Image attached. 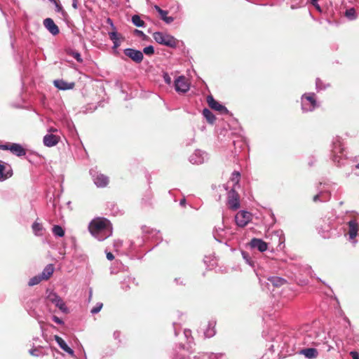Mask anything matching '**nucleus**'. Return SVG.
<instances>
[{
  "mask_svg": "<svg viewBox=\"0 0 359 359\" xmlns=\"http://www.w3.org/2000/svg\"><path fill=\"white\" fill-rule=\"evenodd\" d=\"M90 233L99 241H103L112 233V228L109 220L104 218L93 219L88 226Z\"/></svg>",
  "mask_w": 359,
  "mask_h": 359,
  "instance_id": "obj_1",
  "label": "nucleus"
},
{
  "mask_svg": "<svg viewBox=\"0 0 359 359\" xmlns=\"http://www.w3.org/2000/svg\"><path fill=\"white\" fill-rule=\"evenodd\" d=\"M154 40L159 44H162L168 47H175L177 46V40L171 35L161 32H154L153 34Z\"/></svg>",
  "mask_w": 359,
  "mask_h": 359,
  "instance_id": "obj_2",
  "label": "nucleus"
},
{
  "mask_svg": "<svg viewBox=\"0 0 359 359\" xmlns=\"http://www.w3.org/2000/svg\"><path fill=\"white\" fill-rule=\"evenodd\" d=\"M314 94H305L302 97V108L304 111L313 110L317 107L316 101L314 98Z\"/></svg>",
  "mask_w": 359,
  "mask_h": 359,
  "instance_id": "obj_3",
  "label": "nucleus"
},
{
  "mask_svg": "<svg viewBox=\"0 0 359 359\" xmlns=\"http://www.w3.org/2000/svg\"><path fill=\"white\" fill-rule=\"evenodd\" d=\"M190 88L188 80L184 76H180L175 80V89L177 93H187Z\"/></svg>",
  "mask_w": 359,
  "mask_h": 359,
  "instance_id": "obj_4",
  "label": "nucleus"
},
{
  "mask_svg": "<svg viewBox=\"0 0 359 359\" xmlns=\"http://www.w3.org/2000/svg\"><path fill=\"white\" fill-rule=\"evenodd\" d=\"M251 219L252 214L244 210L239 211L235 217L236 224L241 227L245 226Z\"/></svg>",
  "mask_w": 359,
  "mask_h": 359,
  "instance_id": "obj_5",
  "label": "nucleus"
},
{
  "mask_svg": "<svg viewBox=\"0 0 359 359\" xmlns=\"http://www.w3.org/2000/svg\"><path fill=\"white\" fill-rule=\"evenodd\" d=\"M13 175V170L11 166L0 161V182H3Z\"/></svg>",
  "mask_w": 359,
  "mask_h": 359,
  "instance_id": "obj_6",
  "label": "nucleus"
},
{
  "mask_svg": "<svg viewBox=\"0 0 359 359\" xmlns=\"http://www.w3.org/2000/svg\"><path fill=\"white\" fill-rule=\"evenodd\" d=\"M228 205L232 210H237L240 207L239 196L234 187L228 194Z\"/></svg>",
  "mask_w": 359,
  "mask_h": 359,
  "instance_id": "obj_7",
  "label": "nucleus"
},
{
  "mask_svg": "<svg viewBox=\"0 0 359 359\" xmlns=\"http://www.w3.org/2000/svg\"><path fill=\"white\" fill-rule=\"evenodd\" d=\"M47 300L54 304L57 307H58L61 311H65L67 308L62 299L57 295L55 293L50 292L47 295Z\"/></svg>",
  "mask_w": 359,
  "mask_h": 359,
  "instance_id": "obj_8",
  "label": "nucleus"
},
{
  "mask_svg": "<svg viewBox=\"0 0 359 359\" xmlns=\"http://www.w3.org/2000/svg\"><path fill=\"white\" fill-rule=\"evenodd\" d=\"M124 53L126 56L137 63L141 62L143 60V53L140 50L133 48H126L124 50Z\"/></svg>",
  "mask_w": 359,
  "mask_h": 359,
  "instance_id": "obj_9",
  "label": "nucleus"
},
{
  "mask_svg": "<svg viewBox=\"0 0 359 359\" xmlns=\"http://www.w3.org/2000/svg\"><path fill=\"white\" fill-rule=\"evenodd\" d=\"M53 272V271H43L41 275L36 276H34L33 278H32L29 280L28 285L29 286H34L35 285L39 284L43 280H46L49 279L52 276Z\"/></svg>",
  "mask_w": 359,
  "mask_h": 359,
  "instance_id": "obj_10",
  "label": "nucleus"
},
{
  "mask_svg": "<svg viewBox=\"0 0 359 359\" xmlns=\"http://www.w3.org/2000/svg\"><path fill=\"white\" fill-rule=\"evenodd\" d=\"M207 102L209 105V107L215 110L218 111L221 113H227L228 110L227 109L223 106L222 104H219L217 101H216L212 96L209 95L207 97Z\"/></svg>",
  "mask_w": 359,
  "mask_h": 359,
  "instance_id": "obj_11",
  "label": "nucleus"
},
{
  "mask_svg": "<svg viewBox=\"0 0 359 359\" xmlns=\"http://www.w3.org/2000/svg\"><path fill=\"white\" fill-rule=\"evenodd\" d=\"M60 136L53 134H47L43 137V144L48 147L55 146L60 141Z\"/></svg>",
  "mask_w": 359,
  "mask_h": 359,
  "instance_id": "obj_12",
  "label": "nucleus"
},
{
  "mask_svg": "<svg viewBox=\"0 0 359 359\" xmlns=\"http://www.w3.org/2000/svg\"><path fill=\"white\" fill-rule=\"evenodd\" d=\"M206 154L201 150H196L190 156L189 161L193 164H201L204 162Z\"/></svg>",
  "mask_w": 359,
  "mask_h": 359,
  "instance_id": "obj_13",
  "label": "nucleus"
},
{
  "mask_svg": "<svg viewBox=\"0 0 359 359\" xmlns=\"http://www.w3.org/2000/svg\"><path fill=\"white\" fill-rule=\"evenodd\" d=\"M43 25L53 35H57L60 32L58 27L51 18H46L43 20Z\"/></svg>",
  "mask_w": 359,
  "mask_h": 359,
  "instance_id": "obj_14",
  "label": "nucleus"
},
{
  "mask_svg": "<svg viewBox=\"0 0 359 359\" xmlns=\"http://www.w3.org/2000/svg\"><path fill=\"white\" fill-rule=\"evenodd\" d=\"M250 244L252 248H257L260 252H264L267 250V243L262 239L253 238Z\"/></svg>",
  "mask_w": 359,
  "mask_h": 359,
  "instance_id": "obj_15",
  "label": "nucleus"
},
{
  "mask_svg": "<svg viewBox=\"0 0 359 359\" xmlns=\"http://www.w3.org/2000/svg\"><path fill=\"white\" fill-rule=\"evenodd\" d=\"M358 231V224L355 220L348 222V235L351 240L354 239Z\"/></svg>",
  "mask_w": 359,
  "mask_h": 359,
  "instance_id": "obj_16",
  "label": "nucleus"
},
{
  "mask_svg": "<svg viewBox=\"0 0 359 359\" xmlns=\"http://www.w3.org/2000/svg\"><path fill=\"white\" fill-rule=\"evenodd\" d=\"M93 177L94 182L98 187H106L109 183V178L103 174H98Z\"/></svg>",
  "mask_w": 359,
  "mask_h": 359,
  "instance_id": "obj_17",
  "label": "nucleus"
},
{
  "mask_svg": "<svg viewBox=\"0 0 359 359\" xmlns=\"http://www.w3.org/2000/svg\"><path fill=\"white\" fill-rule=\"evenodd\" d=\"M9 151L18 156H22L26 154L25 149L20 144L17 143L11 144Z\"/></svg>",
  "mask_w": 359,
  "mask_h": 359,
  "instance_id": "obj_18",
  "label": "nucleus"
},
{
  "mask_svg": "<svg viewBox=\"0 0 359 359\" xmlns=\"http://www.w3.org/2000/svg\"><path fill=\"white\" fill-rule=\"evenodd\" d=\"M55 339L61 349L71 355H74V351L67 346L65 341L60 337L55 335Z\"/></svg>",
  "mask_w": 359,
  "mask_h": 359,
  "instance_id": "obj_19",
  "label": "nucleus"
},
{
  "mask_svg": "<svg viewBox=\"0 0 359 359\" xmlns=\"http://www.w3.org/2000/svg\"><path fill=\"white\" fill-rule=\"evenodd\" d=\"M227 234L228 232H226L224 229H219L216 230L214 234V237L217 241L222 243L229 239V236Z\"/></svg>",
  "mask_w": 359,
  "mask_h": 359,
  "instance_id": "obj_20",
  "label": "nucleus"
},
{
  "mask_svg": "<svg viewBox=\"0 0 359 359\" xmlns=\"http://www.w3.org/2000/svg\"><path fill=\"white\" fill-rule=\"evenodd\" d=\"M155 10L159 13L161 19L166 22L167 24H170L173 22L174 18L172 17H168V11L161 9L158 6H154Z\"/></svg>",
  "mask_w": 359,
  "mask_h": 359,
  "instance_id": "obj_21",
  "label": "nucleus"
},
{
  "mask_svg": "<svg viewBox=\"0 0 359 359\" xmlns=\"http://www.w3.org/2000/svg\"><path fill=\"white\" fill-rule=\"evenodd\" d=\"M54 85L56 88L60 90H69L72 89L74 86V83H67L63 80H55L54 81Z\"/></svg>",
  "mask_w": 359,
  "mask_h": 359,
  "instance_id": "obj_22",
  "label": "nucleus"
},
{
  "mask_svg": "<svg viewBox=\"0 0 359 359\" xmlns=\"http://www.w3.org/2000/svg\"><path fill=\"white\" fill-rule=\"evenodd\" d=\"M300 353L310 359L316 358L318 355V352L317 349L314 348H308L302 349L300 351Z\"/></svg>",
  "mask_w": 359,
  "mask_h": 359,
  "instance_id": "obj_23",
  "label": "nucleus"
},
{
  "mask_svg": "<svg viewBox=\"0 0 359 359\" xmlns=\"http://www.w3.org/2000/svg\"><path fill=\"white\" fill-rule=\"evenodd\" d=\"M272 240L274 241H277V248L279 247L280 249H282V245L285 242V237L281 231H276L272 236Z\"/></svg>",
  "mask_w": 359,
  "mask_h": 359,
  "instance_id": "obj_24",
  "label": "nucleus"
},
{
  "mask_svg": "<svg viewBox=\"0 0 359 359\" xmlns=\"http://www.w3.org/2000/svg\"><path fill=\"white\" fill-rule=\"evenodd\" d=\"M203 114L210 123H213L215 120L214 114L208 109H203Z\"/></svg>",
  "mask_w": 359,
  "mask_h": 359,
  "instance_id": "obj_25",
  "label": "nucleus"
},
{
  "mask_svg": "<svg viewBox=\"0 0 359 359\" xmlns=\"http://www.w3.org/2000/svg\"><path fill=\"white\" fill-rule=\"evenodd\" d=\"M133 23L139 27H142L144 26V21L140 18L139 15H135L132 17Z\"/></svg>",
  "mask_w": 359,
  "mask_h": 359,
  "instance_id": "obj_26",
  "label": "nucleus"
},
{
  "mask_svg": "<svg viewBox=\"0 0 359 359\" xmlns=\"http://www.w3.org/2000/svg\"><path fill=\"white\" fill-rule=\"evenodd\" d=\"M53 233L59 237H62L65 235V231L63 229L58 225H55L53 228Z\"/></svg>",
  "mask_w": 359,
  "mask_h": 359,
  "instance_id": "obj_27",
  "label": "nucleus"
},
{
  "mask_svg": "<svg viewBox=\"0 0 359 359\" xmlns=\"http://www.w3.org/2000/svg\"><path fill=\"white\" fill-rule=\"evenodd\" d=\"M270 281L275 286H280L283 285L284 283H286L285 280L281 278H272L271 279H269Z\"/></svg>",
  "mask_w": 359,
  "mask_h": 359,
  "instance_id": "obj_28",
  "label": "nucleus"
},
{
  "mask_svg": "<svg viewBox=\"0 0 359 359\" xmlns=\"http://www.w3.org/2000/svg\"><path fill=\"white\" fill-rule=\"evenodd\" d=\"M240 173L238 172H233L232 173L231 181L233 182V184H238L239 180H240Z\"/></svg>",
  "mask_w": 359,
  "mask_h": 359,
  "instance_id": "obj_29",
  "label": "nucleus"
},
{
  "mask_svg": "<svg viewBox=\"0 0 359 359\" xmlns=\"http://www.w3.org/2000/svg\"><path fill=\"white\" fill-rule=\"evenodd\" d=\"M32 229L36 235H39V232L42 230V225L39 223L34 222L32 225Z\"/></svg>",
  "mask_w": 359,
  "mask_h": 359,
  "instance_id": "obj_30",
  "label": "nucleus"
},
{
  "mask_svg": "<svg viewBox=\"0 0 359 359\" xmlns=\"http://www.w3.org/2000/svg\"><path fill=\"white\" fill-rule=\"evenodd\" d=\"M346 16L351 20H353L355 18V11L353 8L348 9L346 11Z\"/></svg>",
  "mask_w": 359,
  "mask_h": 359,
  "instance_id": "obj_31",
  "label": "nucleus"
},
{
  "mask_svg": "<svg viewBox=\"0 0 359 359\" xmlns=\"http://www.w3.org/2000/svg\"><path fill=\"white\" fill-rule=\"evenodd\" d=\"M143 53L147 55H151L154 53V48L152 46H149L143 49Z\"/></svg>",
  "mask_w": 359,
  "mask_h": 359,
  "instance_id": "obj_32",
  "label": "nucleus"
},
{
  "mask_svg": "<svg viewBox=\"0 0 359 359\" xmlns=\"http://www.w3.org/2000/svg\"><path fill=\"white\" fill-rule=\"evenodd\" d=\"M109 38L110 39L114 41H116L117 39H119V36H118V34L117 33V32L116 31V29H114L113 32H111L109 33Z\"/></svg>",
  "mask_w": 359,
  "mask_h": 359,
  "instance_id": "obj_33",
  "label": "nucleus"
},
{
  "mask_svg": "<svg viewBox=\"0 0 359 359\" xmlns=\"http://www.w3.org/2000/svg\"><path fill=\"white\" fill-rule=\"evenodd\" d=\"M102 306H103V304L102 303H100V304H97L96 306L93 307L91 309V313H93V314L97 313L98 312H100V311L101 310Z\"/></svg>",
  "mask_w": 359,
  "mask_h": 359,
  "instance_id": "obj_34",
  "label": "nucleus"
},
{
  "mask_svg": "<svg viewBox=\"0 0 359 359\" xmlns=\"http://www.w3.org/2000/svg\"><path fill=\"white\" fill-rule=\"evenodd\" d=\"M163 80L164 81L168 84V85H170L171 83H172V79H171V77L170 76V75L168 74V73H164L163 75Z\"/></svg>",
  "mask_w": 359,
  "mask_h": 359,
  "instance_id": "obj_35",
  "label": "nucleus"
},
{
  "mask_svg": "<svg viewBox=\"0 0 359 359\" xmlns=\"http://www.w3.org/2000/svg\"><path fill=\"white\" fill-rule=\"evenodd\" d=\"M55 4V11L57 13H64V11L62 9V7L61 5H60L55 0V2H53Z\"/></svg>",
  "mask_w": 359,
  "mask_h": 359,
  "instance_id": "obj_36",
  "label": "nucleus"
},
{
  "mask_svg": "<svg viewBox=\"0 0 359 359\" xmlns=\"http://www.w3.org/2000/svg\"><path fill=\"white\" fill-rule=\"evenodd\" d=\"M73 57L74 58H75L78 62H82V59H81V55L76 52V53H73Z\"/></svg>",
  "mask_w": 359,
  "mask_h": 359,
  "instance_id": "obj_37",
  "label": "nucleus"
},
{
  "mask_svg": "<svg viewBox=\"0 0 359 359\" xmlns=\"http://www.w3.org/2000/svg\"><path fill=\"white\" fill-rule=\"evenodd\" d=\"M350 355L353 359H359V353L356 351H351Z\"/></svg>",
  "mask_w": 359,
  "mask_h": 359,
  "instance_id": "obj_38",
  "label": "nucleus"
},
{
  "mask_svg": "<svg viewBox=\"0 0 359 359\" xmlns=\"http://www.w3.org/2000/svg\"><path fill=\"white\" fill-rule=\"evenodd\" d=\"M318 0H311V4L313 5V6L318 11H320V7L319 4H318Z\"/></svg>",
  "mask_w": 359,
  "mask_h": 359,
  "instance_id": "obj_39",
  "label": "nucleus"
},
{
  "mask_svg": "<svg viewBox=\"0 0 359 359\" xmlns=\"http://www.w3.org/2000/svg\"><path fill=\"white\" fill-rule=\"evenodd\" d=\"M11 144H0V149L10 150Z\"/></svg>",
  "mask_w": 359,
  "mask_h": 359,
  "instance_id": "obj_40",
  "label": "nucleus"
},
{
  "mask_svg": "<svg viewBox=\"0 0 359 359\" xmlns=\"http://www.w3.org/2000/svg\"><path fill=\"white\" fill-rule=\"evenodd\" d=\"M113 43H114V46H113L114 48H117L118 47L120 46V44H121L120 41H119V39L114 41Z\"/></svg>",
  "mask_w": 359,
  "mask_h": 359,
  "instance_id": "obj_41",
  "label": "nucleus"
},
{
  "mask_svg": "<svg viewBox=\"0 0 359 359\" xmlns=\"http://www.w3.org/2000/svg\"><path fill=\"white\" fill-rule=\"evenodd\" d=\"M53 320H54V321H55L56 323H57V324H61V323H62V320H61V319H60V318H59L58 317H57V316H54V317H53Z\"/></svg>",
  "mask_w": 359,
  "mask_h": 359,
  "instance_id": "obj_42",
  "label": "nucleus"
},
{
  "mask_svg": "<svg viewBox=\"0 0 359 359\" xmlns=\"http://www.w3.org/2000/svg\"><path fill=\"white\" fill-rule=\"evenodd\" d=\"M107 258L109 259V260H112L114 257L113 255V254L111 252H107Z\"/></svg>",
  "mask_w": 359,
  "mask_h": 359,
  "instance_id": "obj_43",
  "label": "nucleus"
},
{
  "mask_svg": "<svg viewBox=\"0 0 359 359\" xmlns=\"http://www.w3.org/2000/svg\"><path fill=\"white\" fill-rule=\"evenodd\" d=\"M72 6L74 9L78 8V1L77 0H73L72 1Z\"/></svg>",
  "mask_w": 359,
  "mask_h": 359,
  "instance_id": "obj_44",
  "label": "nucleus"
},
{
  "mask_svg": "<svg viewBox=\"0 0 359 359\" xmlns=\"http://www.w3.org/2000/svg\"><path fill=\"white\" fill-rule=\"evenodd\" d=\"M107 22L113 27L114 29H116L112 22V20L110 18L107 19Z\"/></svg>",
  "mask_w": 359,
  "mask_h": 359,
  "instance_id": "obj_45",
  "label": "nucleus"
},
{
  "mask_svg": "<svg viewBox=\"0 0 359 359\" xmlns=\"http://www.w3.org/2000/svg\"><path fill=\"white\" fill-rule=\"evenodd\" d=\"M316 87L317 88H320V80L319 79L316 80Z\"/></svg>",
  "mask_w": 359,
  "mask_h": 359,
  "instance_id": "obj_46",
  "label": "nucleus"
},
{
  "mask_svg": "<svg viewBox=\"0 0 359 359\" xmlns=\"http://www.w3.org/2000/svg\"><path fill=\"white\" fill-rule=\"evenodd\" d=\"M135 32H136L138 35H140V36H144V34L143 32H142V31H140V30H137V29H136V30H135Z\"/></svg>",
  "mask_w": 359,
  "mask_h": 359,
  "instance_id": "obj_47",
  "label": "nucleus"
},
{
  "mask_svg": "<svg viewBox=\"0 0 359 359\" xmlns=\"http://www.w3.org/2000/svg\"><path fill=\"white\" fill-rule=\"evenodd\" d=\"M57 130L56 128H50L48 129V132H50V133H53V132H57Z\"/></svg>",
  "mask_w": 359,
  "mask_h": 359,
  "instance_id": "obj_48",
  "label": "nucleus"
},
{
  "mask_svg": "<svg viewBox=\"0 0 359 359\" xmlns=\"http://www.w3.org/2000/svg\"><path fill=\"white\" fill-rule=\"evenodd\" d=\"M185 203H186V200L184 198H183L180 201V205L184 206L185 205Z\"/></svg>",
  "mask_w": 359,
  "mask_h": 359,
  "instance_id": "obj_49",
  "label": "nucleus"
},
{
  "mask_svg": "<svg viewBox=\"0 0 359 359\" xmlns=\"http://www.w3.org/2000/svg\"><path fill=\"white\" fill-rule=\"evenodd\" d=\"M319 195H316L314 197H313V201L316 202L319 200Z\"/></svg>",
  "mask_w": 359,
  "mask_h": 359,
  "instance_id": "obj_50",
  "label": "nucleus"
},
{
  "mask_svg": "<svg viewBox=\"0 0 359 359\" xmlns=\"http://www.w3.org/2000/svg\"><path fill=\"white\" fill-rule=\"evenodd\" d=\"M46 269H53L52 265H51V264L48 265V266H46Z\"/></svg>",
  "mask_w": 359,
  "mask_h": 359,
  "instance_id": "obj_51",
  "label": "nucleus"
},
{
  "mask_svg": "<svg viewBox=\"0 0 359 359\" xmlns=\"http://www.w3.org/2000/svg\"><path fill=\"white\" fill-rule=\"evenodd\" d=\"M35 351H36V350H33V351H31V354H32V355H36V352H35Z\"/></svg>",
  "mask_w": 359,
  "mask_h": 359,
  "instance_id": "obj_52",
  "label": "nucleus"
},
{
  "mask_svg": "<svg viewBox=\"0 0 359 359\" xmlns=\"http://www.w3.org/2000/svg\"><path fill=\"white\" fill-rule=\"evenodd\" d=\"M35 351H36V350H33V351H31V354H32V355H36V352H35Z\"/></svg>",
  "mask_w": 359,
  "mask_h": 359,
  "instance_id": "obj_53",
  "label": "nucleus"
},
{
  "mask_svg": "<svg viewBox=\"0 0 359 359\" xmlns=\"http://www.w3.org/2000/svg\"><path fill=\"white\" fill-rule=\"evenodd\" d=\"M242 255H243V258H245H245H246V252H242Z\"/></svg>",
  "mask_w": 359,
  "mask_h": 359,
  "instance_id": "obj_54",
  "label": "nucleus"
},
{
  "mask_svg": "<svg viewBox=\"0 0 359 359\" xmlns=\"http://www.w3.org/2000/svg\"><path fill=\"white\" fill-rule=\"evenodd\" d=\"M356 168L359 169V163L356 165Z\"/></svg>",
  "mask_w": 359,
  "mask_h": 359,
  "instance_id": "obj_55",
  "label": "nucleus"
},
{
  "mask_svg": "<svg viewBox=\"0 0 359 359\" xmlns=\"http://www.w3.org/2000/svg\"><path fill=\"white\" fill-rule=\"evenodd\" d=\"M50 2H55V0H49Z\"/></svg>",
  "mask_w": 359,
  "mask_h": 359,
  "instance_id": "obj_56",
  "label": "nucleus"
}]
</instances>
